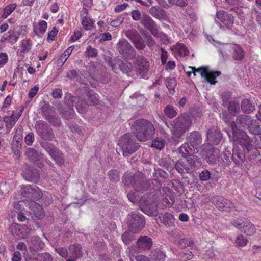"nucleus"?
I'll use <instances>...</instances> for the list:
<instances>
[{
    "instance_id": "3c124183",
    "label": "nucleus",
    "mask_w": 261,
    "mask_h": 261,
    "mask_svg": "<svg viewBox=\"0 0 261 261\" xmlns=\"http://www.w3.org/2000/svg\"><path fill=\"white\" fill-rule=\"evenodd\" d=\"M47 27V22L44 20H40L36 24L35 29L37 32L43 34L46 31Z\"/></svg>"
},
{
    "instance_id": "de8ad7c7",
    "label": "nucleus",
    "mask_w": 261,
    "mask_h": 261,
    "mask_svg": "<svg viewBox=\"0 0 261 261\" xmlns=\"http://www.w3.org/2000/svg\"><path fill=\"white\" fill-rule=\"evenodd\" d=\"M109 179L112 182H118L120 179L119 172L117 170L112 169L109 171L108 173Z\"/></svg>"
},
{
    "instance_id": "f704fd0d",
    "label": "nucleus",
    "mask_w": 261,
    "mask_h": 261,
    "mask_svg": "<svg viewBox=\"0 0 261 261\" xmlns=\"http://www.w3.org/2000/svg\"><path fill=\"white\" fill-rule=\"evenodd\" d=\"M35 185H27L21 187L20 192L22 196L24 197L31 198L32 196Z\"/></svg>"
},
{
    "instance_id": "4468645a",
    "label": "nucleus",
    "mask_w": 261,
    "mask_h": 261,
    "mask_svg": "<svg viewBox=\"0 0 261 261\" xmlns=\"http://www.w3.org/2000/svg\"><path fill=\"white\" fill-rule=\"evenodd\" d=\"M35 127L38 134L44 140H51L53 137V133L51 128L43 121H37Z\"/></svg>"
},
{
    "instance_id": "c756f323",
    "label": "nucleus",
    "mask_w": 261,
    "mask_h": 261,
    "mask_svg": "<svg viewBox=\"0 0 261 261\" xmlns=\"http://www.w3.org/2000/svg\"><path fill=\"white\" fill-rule=\"evenodd\" d=\"M241 231L247 236H251L256 233V228L251 222L245 220V222Z\"/></svg>"
},
{
    "instance_id": "e433bc0d",
    "label": "nucleus",
    "mask_w": 261,
    "mask_h": 261,
    "mask_svg": "<svg viewBox=\"0 0 261 261\" xmlns=\"http://www.w3.org/2000/svg\"><path fill=\"white\" fill-rule=\"evenodd\" d=\"M241 109L243 112L249 113L255 109V106L250 101L245 99L242 101Z\"/></svg>"
},
{
    "instance_id": "69168bd1",
    "label": "nucleus",
    "mask_w": 261,
    "mask_h": 261,
    "mask_svg": "<svg viewBox=\"0 0 261 261\" xmlns=\"http://www.w3.org/2000/svg\"><path fill=\"white\" fill-rule=\"evenodd\" d=\"M34 141V135L33 133L28 134L24 138L25 143L28 145H31Z\"/></svg>"
},
{
    "instance_id": "7c9ffc66",
    "label": "nucleus",
    "mask_w": 261,
    "mask_h": 261,
    "mask_svg": "<svg viewBox=\"0 0 261 261\" xmlns=\"http://www.w3.org/2000/svg\"><path fill=\"white\" fill-rule=\"evenodd\" d=\"M247 129L250 133L258 135L261 133V124L257 120L252 119V121Z\"/></svg>"
},
{
    "instance_id": "603ef678",
    "label": "nucleus",
    "mask_w": 261,
    "mask_h": 261,
    "mask_svg": "<svg viewBox=\"0 0 261 261\" xmlns=\"http://www.w3.org/2000/svg\"><path fill=\"white\" fill-rule=\"evenodd\" d=\"M248 242V240L242 234L238 236L235 241L236 246L238 247H244Z\"/></svg>"
},
{
    "instance_id": "9d476101",
    "label": "nucleus",
    "mask_w": 261,
    "mask_h": 261,
    "mask_svg": "<svg viewBox=\"0 0 261 261\" xmlns=\"http://www.w3.org/2000/svg\"><path fill=\"white\" fill-rule=\"evenodd\" d=\"M153 196L144 194L140 200V208L146 214L154 216L158 214V206L154 202Z\"/></svg>"
},
{
    "instance_id": "864d4df0",
    "label": "nucleus",
    "mask_w": 261,
    "mask_h": 261,
    "mask_svg": "<svg viewBox=\"0 0 261 261\" xmlns=\"http://www.w3.org/2000/svg\"><path fill=\"white\" fill-rule=\"evenodd\" d=\"M16 5L15 4L7 6L4 10V13L2 15L3 18H6L15 10Z\"/></svg>"
},
{
    "instance_id": "0e129e2a",
    "label": "nucleus",
    "mask_w": 261,
    "mask_h": 261,
    "mask_svg": "<svg viewBox=\"0 0 261 261\" xmlns=\"http://www.w3.org/2000/svg\"><path fill=\"white\" fill-rule=\"evenodd\" d=\"M245 222V220L242 219H233L231 221V224L240 231L243 228Z\"/></svg>"
},
{
    "instance_id": "7ed1b4c3",
    "label": "nucleus",
    "mask_w": 261,
    "mask_h": 261,
    "mask_svg": "<svg viewBox=\"0 0 261 261\" xmlns=\"http://www.w3.org/2000/svg\"><path fill=\"white\" fill-rule=\"evenodd\" d=\"M135 132V137L140 141H145L152 138L154 134L153 124L149 121L140 119L136 120L133 125Z\"/></svg>"
},
{
    "instance_id": "39448f33",
    "label": "nucleus",
    "mask_w": 261,
    "mask_h": 261,
    "mask_svg": "<svg viewBox=\"0 0 261 261\" xmlns=\"http://www.w3.org/2000/svg\"><path fill=\"white\" fill-rule=\"evenodd\" d=\"M192 120L186 115H181L173 121L172 134L175 140L179 139L191 126Z\"/></svg>"
},
{
    "instance_id": "6e6552de",
    "label": "nucleus",
    "mask_w": 261,
    "mask_h": 261,
    "mask_svg": "<svg viewBox=\"0 0 261 261\" xmlns=\"http://www.w3.org/2000/svg\"><path fill=\"white\" fill-rule=\"evenodd\" d=\"M128 230L133 233H137L143 229L145 225L144 216L137 212H133L126 217Z\"/></svg>"
},
{
    "instance_id": "20e7f679",
    "label": "nucleus",
    "mask_w": 261,
    "mask_h": 261,
    "mask_svg": "<svg viewBox=\"0 0 261 261\" xmlns=\"http://www.w3.org/2000/svg\"><path fill=\"white\" fill-rule=\"evenodd\" d=\"M208 41L219 48L221 56L223 58V53L232 51V57L236 60H241L244 57V51L242 47L237 44H221L215 41L211 36H207Z\"/></svg>"
},
{
    "instance_id": "a19ab883",
    "label": "nucleus",
    "mask_w": 261,
    "mask_h": 261,
    "mask_svg": "<svg viewBox=\"0 0 261 261\" xmlns=\"http://www.w3.org/2000/svg\"><path fill=\"white\" fill-rule=\"evenodd\" d=\"M229 112L233 115H236L240 111V105L238 102L231 101L228 107Z\"/></svg>"
},
{
    "instance_id": "c85d7f7f",
    "label": "nucleus",
    "mask_w": 261,
    "mask_h": 261,
    "mask_svg": "<svg viewBox=\"0 0 261 261\" xmlns=\"http://www.w3.org/2000/svg\"><path fill=\"white\" fill-rule=\"evenodd\" d=\"M149 12L152 16L160 20H165L167 17L165 11L159 7H151Z\"/></svg>"
},
{
    "instance_id": "c03bdc74",
    "label": "nucleus",
    "mask_w": 261,
    "mask_h": 261,
    "mask_svg": "<svg viewBox=\"0 0 261 261\" xmlns=\"http://www.w3.org/2000/svg\"><path fill=\"white\" fill-rule=\"evenodd\" d=\"M152 34L156 38H159L160 40L161 43L166 44L168 42V39L167 36L162 32L160 31L158 28L155 31L152 32Z\"/></svg>"
},
{
    "instance_id": "e2e57ef3",
    "label": "nucleus",
    "mask_w": 261,
    "mask_h": 261,
    "mask_svg": "<svg viewBox=\"0 0 261 261\" xmlns=\"http://www.w3.org/2000/svg\"><path fill=\"white\" fill-rule=\"evenodd\" d=\"M130 232L126 231L121 236L123 242L126 245L129 244L133 240V236L130 234Z\"/></svg>"
},
{
    "instance_id": "f3484780",
    "label": "nucleus",
    "mask_w": 261,
    "mask_h": 261,
    "mask_svg": "<svg viewBox=\"0 0 261 261\" xmlns=\"http://www.w3.org/2000/svg\"><path fill=\"white\" fill-rule=\"evenodd\" d=\"M30 213L33 219H40L44 217L45 213L42 206L34 201L28 202Z\"/></svg>"
},
{
    "instance_id": "a878e982",
    "label": "nucleus",
    "mask_w": 261,
    "mask_h": 261,
    "mask_svg": "<svg viewBox=\"0 0 261 261\" xmlns=\"http://www.w3.org/2000/svg\"><path fill=\"white\" fill-rule=\"evenodd\" d=\"M160 4L164 7L168 8L172 5L179 7H186L188 4V0H162Z\"/></svg>"
},
{
    "instance_id": "5701e85b",
    "label": "nucleus",
    "mask_w": 261,
    "mask_h": 261,
    "mask_svg": "<svg viewBox=\"0 0 261 261\" xmlns=\"http://www.w3.org/2000/svg\"><path fill=\"white\" fill-rule=\"evenodd\" d=\"M251 121L252 118L250 116L242 114L240 115L237 117L235 122L236 123L237 128L239 129L237 125L240 127L248 128Z\"/></svg>"
},
{
    "instance_id": "6ab92c4d",
    "label": "nucleus",
    "mask_w": 261,
    "mask_h": 261,
    "mask_svg": "<svg viewBox=\"0 0 261 261\" xmlns=\"http://www.w3.org/2000/svg\"><path fill=\"white\" fill-rule=\"evenodd\" d=\"M170 49L175 57H185L189 54V50L182 43H178L170 47Z\"/></svg>"
},
{
    "instance_id": "dca6fc26",
    "label": "nucleus",
    "mask_w": 261,
    "mask_h": 261,
    "mask_svg": "<svg viewBox=\"0 0 261 261\" xmlns=\"http://www.w3.org/2000/svg\"><path fill=\"white\" fill-rule=\"evenodd\" d=\"M222 135L217 127L213 126L207 132L206 140L209 144L217 145L222 139Z\"/></svg>"
},
{
    "instance_id": "774afa93",
    "label": "nucleus",
    "mask_w": 261,
    "mask_h": 261,
    "mask_svg": "<svg viewBox=\"0 0 261 261\" xmlns=\"http://www.w3.org/2000/svg\"><path fill=\"white\" fill-rule=\"evenodd\" d=\"M127 197L132 202H136L138 200L139 196L133 191L129 192L127 194Z\"/></svg>"
},
{
    "instance_id": "4d7b16f0",
    "label": "nucleus",
    "mask_w": 261,
    "mask_h": 261,
    "mask_svg": "<svg viewBox=\"0 0 261 261\" xmlns=\"http://www.w3.org/2000/svg\"><path fill=\"white\" fill-rule=\"evenodd\" d=\"M29 201H19L14 203V208L16 212H21L23 210V204L28 205Z\"/></svg>"
},
{
    "instance_id": "09e8293b",
    "label": "nucleus",
    "mask_w": 261,
    "mask_h": 261,
    "mask_svg": "<svg viewBox=\"0 0 261 261\" xmlns=\"http://www.w3.org/2000/svg\"><path fill=\"white\" fill-rule=\"evenodd\" d=\"M161 59L162 65L167 64V65H175V62L174 61L169 60L167 61L168 53L167 51L161 49Z\"/></svg>"
},
{
    "instance_id": "338daca9",
    "label": "nucleus",
    "mask_w": 261,
    "mask_h": 261,
    "mask_svg": "<svg viewBox=\"0 0 261 261\" xmlns=\"http://www.w3.org/2000/svg\"><path fill=\"white\" fill-rule=\"evenodd\" d=\"M136 60L137 65H146L148 63L147 59L142 56H138Z\"/></svg>"
},
{
    "instance_id": "052dcab7",
    "label": "nucleus",
    "mask_w": 261,
    "mask_h": 261,
    "mask_svg": "<svg viewBox=\"0 0 261 261\" xmlns=\"http://www.w3.org/2000/svg\"><path fill=\"white\" fill-rule=\"evenodd\" d=\"M211 177V174L207 170H204L199 175V179L202 181H206L208 180Z\"/></svg>"
},
{
    "instance_id": "ea45409f",
    "label": "nucleus",
    "mask_w": 261,
    "mask_h": 261,
    "mask_svg": "<svg viewBox=\"0 0 261 261\" xmlns=\"http://www.w3.org/2000/svg\"><path fill=\"white\" fill-rule=\"evenodd\" d=\"M162 221L166 227H170L173 225L174 218L171 214L166 213L163 216Z\"/></svg>"
},
{
    "instance_id": "5fc2aeb1",
    "label": "nucleus",
    "mask_w": 261,
    "mask_h": 261,
    "mask_svg": "<svg viewBox=\"0 0 261 261\" xmlns=\"http://www.w3.org/2000/svg\"><path fill=\"white\" fill-rule=\"evenodd\" d=\"M34 190L31 198L38 200L42 198L43 194L42 191L36 185H35Z\"/></svg>"
},
{
    "instance_id": "f8f14e48",
    "label": "nucleus",
    "mask_w": 261,
    "mask_h": 261,
    "mask_svg": "<svg viewBox=\"0 0 261 261\" xmlns=\"http://www.w3.org/2000/svg\"><path fill=\"white\" fill-rule=\"evenodd\" d=\"M216 23L221 29H229L233 24V17L224 11L218 12L215 18Z\"/></svg>"
},
{
    "instance_id": "680f3d73",
    "label": "nucleus",
    "mask_w": 261,
    "mask_h": 261,
    "mask_svg": "<svg viewBox=\"0 0 261 261\" xmlns=\"http://www.w3.org/2000/svg\"><path fill=\"white\" fill-rule=\"evenodd\" d=\"M12 103V97L8 95L5 98L3 105L1 108V111L3 112H6L7 110L10 108Z\"/></svg>"
},
{
    "instance_id": "cd10ccee",
    "label": "nucleus",
    "mask_w": 261,
    "mask_h": 261,
    "mask_svg": "<svg viewBox=\"0 0 261 261\" xmlns=\"http://www.w3.org/2000/svg\"><path fill=\"white\" fill-rule=\"evenodd\" d=\"M22 30V27H21L18 30H10L8 32L9 35L5 37V38L7 39L11 43L14 44L17 41L21 35Z\"/></svg>"
},
{
    "instance_id": "bb28decb",
    "label": "nucleus",
    "mask_w": 261,
    "mask_h": 261,
    "mask_svg": "<svg viewBox=\"0 0 261 261\" xmlns=\"http://www.w3.org/2000/svg\"><path fill=\"white\" fill-rule=\"evenodd\" d=\"M134 249V247H129L127 250V253L130 261H150V259L145 255H136Z\"/></svg>"
},
{
    "instance_id": "9b49d317",
    "label": "nucleus",
    "mask_w": 261,
    "mask_h": 261,
    "mask_svg": "<svg viewBox=\"0 0 261 261\" xmlns=\"http://www.w3.org/2000/svg\"><path fill=\"white\" fill-rule=\"evenodd\" d=\"M205 202H212L218 208L225 212H229L235 208L233 204L229 200L220 196H206Z\"/></svg>"
},
{
    "instance_id": "f03ea898",
    "label": "nucleus",
    "mask_w": 261,
    "mask_h": 261,
    "mask_svg": "<svg viewBox=\"0 0 261 261\" xmlns=\"http://www.w3.org/2000/svg\"><path fill=\"white\" fill-rule=\"evenodd\" d=\"M166 175L164 171L159 169L154 173V178L152 179L146 180L141 173H137L132 177L125 176L122 180L125 185L130 184L136 192L142 193L148 190H158L161 187Z\"/></svg>"
},
{
    "instance_id": "b1692460",
    "label": "nucleus",
    "mask_w": 261,
    "mask_h": 261,
    "mask_svg": "<svg viewBox=\"0 0 261 261\" xmlns=\"http://www.w3.org/2000/svg\"><path fill=\"white\" fill-rule=\"evenodd\" d=\"M187 140L193 147L200 145L202 142V137L199 132H193L187 136Z\"/></svg>"
},
{
    "instance_id": "1a4fd4ad",
    "label": "nucleus",
    "mask_w": 261,
    "mask_h": 261,
    "mask_svg": "<svg viewBox=\"0 0 261 261\" xmlns=\"http://www.w3.org/2000/svg\"><path fill=\"white\" fill-rule=\"evenodd\" d=\"M70 98L69 102H71V103L68 104V112L66 110V119L72 118L73 116L74 111L73 110V103L76 102L75 107L77 111L81 114L85 113L87 112L89 106V103L85 101V100L79 97H72L69 93H66V99Z\"/></svg>"
},
{
    "instance_id": "58836bf2",
    "label": "nucleus",
    "mask_w": 261,
    "mask_h": 261,
    "mask_svg": "<svg viewBox=\"0 0 261 261\" xmlns=\"http://www.w3.org/2000/svg\"><path fill=\"white\" fill-rule=\"evenodd\" d=\"M175 168L177 171L180 173L188 172L189 168V165L186 163L185 160H179L175 164Z\"/></svg>"
},
{
    "instance_id": "bf43d9fd",
    "label": "nucleus",
    "mask_w": 261,
    "mask_h": 261,
    "mask_svg": "<svg viewBox=\"0 0 261 261\" xmlns=\"http://www.w3.org/2000/svg\"><path fill=\"white\" fill-rule=\"evenodd\" d=\"M124 19V17L122 15H118L116 19L112 20L110 22V25L113 27H117L120 25L123 22Z\"/></svg>"
},
{
    "instance_id": "79ce46f5",
    "label": "nucleus",
    "mask_w": 261,
    "mask_h": 261,
    "mask_svg": "<svg viewBox=\"0 0 261 261\" xmlns=\"http://www.w3.org/2000/svg\"><path fill=\"white\" fill-rule=\"evenodd\" d=\"M25 154L29 160L33 162L36 161L38 158L39 154L37 151L33 148H28L25 151Z\"/></svg>"
},
{
    "instance_id": "2f4dec72",
    "label": "nucleus",
    "mask_w": 261,
    "mask_h": 261,
    "mask_svg": "<svg viewBox=\"0 0 261 261\" xmlns=\"http://www.w3.org/2000/svg\"><path fill=\"white\" fill-rule=\"evenodd\" d=\"M149 256L150 259L152 261H164L165 254L160 250L155 249L151 251Z\"/></svg>"
},
{
    "instance_id": "423d86ee",
    "label": "nucleus",
    "mask_w": 261,
    "mask_h": 261,
    "mask_svg": "<svg viewBox=\"0 0 261 261\" xmlns=\"http://www.w3.org/2000/svg\"><path fill=\"white\" fill-rule=\"evenodd\" d=\"M189 67L191 69V71L187 72L188 77H190L192 73L195 76L196 72H198L202 79L211 85H215L217 82L216 79L221 74L220 71L211 70L206 66H201L197 69L192 66H189Z\"/></svg>"
},
{
    "instance_id": "72a5a7b5",
    "label": "nucleus",
    "mask_w": 261,
    "mask_h": 261,
    "mask_svg": "<svg viewBox=\"0 0 261 261\" xmlns=\"http://www.w3.org/2000/svg\"><path fill=\"white\" fill-rule=\"evenodd\" d=\"M43 147L53 159L55 160H57L56 158L58 156L60 153L53 145L48 143H44L43 145Z\"/></svg>"
},
{
    "instance_id": "0eeeda50",
    "label": "nucleus",
    "mask_w": 261,
    "mask_h": 261,
    "mask_svg": "<svg viewBox=\"0 0 261 261\" xmlns=\"http://www.w3.org/2000/svg\"><path fill=\"white\" fill-rule=\"evenodd\" d=\"M119 145L122 150L123 155L128 156L135 152L139 148V144L136 141L133 134H126L122 136L119 141Z\"/></svg>"
},
{
    "instance_id": "2eb2a0df",
    "label": "nucleus",
    "mask_w": 261,
    "mask_h": 261,
    "mask_svg": "<svg viewBox=\"0 0 261 261\" xmlns=\"http://www.w3.org/2000/svg\"><path fill=\"white\" fill-rule=\"evenodd\" d=\"M9 231L14 236L25 238L31 232L32 229L26 225L12 223L9 228Z\"/></svg>"
},
{
    "instance_id": "49530a36",
    "label": "nucleus",
    "mask_w": 261,
    "mask_h": 261,
    "mask_svg": "<svg viewBox=\"0 0 261 261\" xmlns=\"http://www.w3.org/2000/svg\"><path fill=\"white\" fill-rule=\"evenodd\" d=\"M82 24L86 30H89L93 28V21L89 17H88L87 16H83V18H82Z\"/></svg>"
},
{
    "instance_id": "412c9836",
    "label": "nucleus",
    "mask_w": 261,
    "mask_h": 261,
    "mask_svg": "<svg viewBox=\"0 0 261 261\" xmlns=\"http://www.w3.org/2000/svg\"><path fill=\"white\" fill-rule=\"evenodd\" d=\"M220 150L216 148L212 147L208 150L206 153V158L208 163L215 164L219 161Z\"/></svg>"
},
{
    "instance_id": "a211bd4d",
    "label": "nucleus",
    "mask_w": 261,
    "mask_h": 261,
    "mask_svg": "<svg viewBox=\"0 0 261 261\" xmlns=\"http://www.w3.org/2000/svg\"><path fill=\"white\" fill-rule=\"evenodd\" d=\"M23 111V108H22L19 110L13 111L11 116L4 117L3 120L6 123V126L8 128H12L21 116Z\"/></svg>"
},
{
    "instance_id": "393cba45",
    "label": "nucleus",
    "mask_w": 261,
    "mask_h": 261,
    "mask_svg": "<svg viewBox=\"0 0 261 261\" xmlns=\"http://www.w3.org/2000/svg\"><path fill=\"white\" fill-rule=\"evenodd\" d=\"M142 24H143L145 27H146L150 31L151 33H152L153 31H155L157 29V26L155 24L154 22L152 20L149 16L146 14H143L142 18H141Z\"/></svg>"
},
{
    "instance_id": "a18cd8bd",
    "label": "nucleus",
    "mask_w": 261,
    "mask_h": 261,
    "mask_svg": "<svg viewBox=\"0 0 261 261\" xmlns=\"http://www.w3.org/2000/svg\"><path fill=\"white\" fill-rule=\"evenodd\" d=\"M89 99V105L92 104L94 105H97L99 102V96L97 94L92 91H89L87 94Z\"/></svg>"
},
{
    "instance_id": "6e6d98bb",
    "label": "nucleus",
    "mask_w": 261,
    "mask_h": 261,
    "mask_svg": "<svg viewBox=\"0 0 261 261\" xmlns=\"http://www.w3.org/2000/svg\"><path fill=\"white\" fill-rule=\"evenodd\" d=\"M85 53L86 57L91 58H95L98 54L97 50L91 46L87 47Z\"/></svg>"
},
{
    "instance_id": "c9c22d12",
    "label": "nucleus",
    "mask_w": 261,
    "mask_h": 261,
    "mask_svg": "<svg viewBox=\"0 0 261 261\" xmlns=\"http://www.w3.org/2000/svg\"><path fill=\"white\" fill-rule=\"evenodd\" d=\"M30 243L32 247L37 249H43L45 247V244L38 236H34L31 237Z\"/></svg>"
},
{
    "instance_id": "f257e3e1",
    "label": "nucleus",
    "mask_w": 261,
    "mask_h": 261,
    "mask_svg": "<svg viewBox=\"0 0 261 261\" xmlns=\"http://www.w3.org/2000/svg\"><path fill=\"white\" fill-rule=\"evenodd\" d=\"M231 126L232 132H227L229 138L233 142L231 158L236 165L240 166L246 158L245 149L249 152L252 149L253 145L252 141L245 132L238 129L234 122H231Z\"/></svg>"
},
{
    "instance_id": "4be33fe9",
    "label": "nucleus",
    "mask_w": 261,
    "mask_h": 261,
    "mask_svg": "<svg viewBox=\"0 0 261 261\" xmlns=\"http://www.w3.org/2000/svg\"><path fill=\"white\" fill-rule=\"evenodd\" d=\"M23 178L27 181L37 182L39 178V174L36 170L33 168L26 169L22 172Z\"/></svg>"
},
{
    "instance_id": "4c0bfd02",
    "label": "nucleus",
    "mask_w": 261,
    "mask_h": 261,
    "mask_svg": "<svg viewBox=\"0 0 261 261\" xmlns=\"http://www.w3.org/2000/svg\"><path fill=\"white\" fill-rule=\"evenodd\" d=\"M69 251L72 253V259H75L82 255V248L80 244L71 245L69 248Z\"/></svg>"
},
{
    "instance_id": "13d9d810",
    "label": "nucleus",
    "mask_w": 261,
    "mask_h": 261,
    "mask_svg": "<svg viewBox=\"0 0 261 261\" xmlns=\"http://www.w3.org/2000/svg\"><path fill=\"white\" fill-rule=\"evenodd\" d=\"M165 145V141L162 138H158L152 141V146L158 149H162Z\"/></svg>"
},
{
    "instance_id": "37998d69",
    "label": "nucleus",
    "mask_w": 261,
    "mask_h": 261,
    "mask_svg": "<svg viewBox=\"0 0 261 261\" xmlns=\"http://www.w3.org/2000/svg\"><path fill=\"white\" fill-rule=\"evenodd\" d=\"M177 111L173 107L167 105L164 109L165 115L169 118L171 119L177 115Z\"/></svg>"
},
{
    "instance_id": "473e14b6",
    "label": "nucleus",
    "mask_w": 261,
    "mask_h": 261,
    "mask_svg": "<svg viewBox=\"0 0 261 261\" xmlns=\"http://www.w3.org/2000/svg\"><path fill=\"white\" fill-rule=\"evenodd\" d=\"M178 152L182 156H186L187 155H190L193 152L194 147L190 145L188 143L183 144L178 149Z\"/></svg>"
},
{
    "instance_id": "8fccbe9b",
    "label": "nucleus",
    "mask_w": 261,
    "mask_h": 261,
    "mask_svg": "<svg viewBox=\"0 0 261 261\" xmlns=\"http://www.w3.org/2000/svg\"><path fill=\"white\" fill-rule=\"evenodd\" d=\"M176 84V81L174 78H169L166 80L167 88L172 94H173L175 92V88Z\"/></svg>"
},
{
    "instance_id": "aec40b11",
    "label": "nucleus",
    "mask_w": 261,
    "mask_h": 261,
    "mask_svg": "<svg viewBox=\"0 0 261 261\" xmlns=\"http://www.w3.org/2000/svg\"><path fill=\"white\" fill-rule=\"evenodd\" d=\"M152 246V239L147 236H140L137 241V246L141 250H150Z\"/></svg>"
},
{
    "instance_id": "ddd939ff",
    "label": "nucleus",
    "mask_w": 261,
    "mask_h": 261,
    "mask_svg": "<svg viewBox=\"0 0 261 261\" xmlns=\"http://www.w3.org/2000/svg\"><path fill=\"white\" fill-rule=\"evenodd\" d=\"M116 46L119 53L125 58L130 59L135 56L136 51L135 49L127 40L125 39L119 40Z\"/></svg>"
}]
</instances>
